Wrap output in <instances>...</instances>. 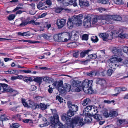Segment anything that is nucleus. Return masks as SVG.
Listing matches in <instances>:
<instances>
[{"mask_svg": "<svg viewBox=\"0 0 128 128\" xmlns=\"http://www.w3.org/2000/svg\"><path fill=\"white\" fill-rule=\"evenodd\" d=\"M100 37L102 38L103 40L104 41L106 40L108 36V34L106 33H100L99 34Z\"/></svg>", "mask_w": 128, "mask_h": 128, "instance_id": "a211bd4d", "label": "nucleus"}, {"mask_svg": "<svg viewBox=\"0 0 128 128\" xmlns=\"http://www.w3.org/2000/svg\"><path fill=\"white\" fill-rule=\"evenodd\" d=\"M51 110L54 115L53 117L52 116L50 118V126L55 128H60L62 124L59 122L58 116L56 113V110Z\"/></svg>", "mask_w": 128, "mask_h": 128, "instance_id": "7ed1b4c3", "label": "nucleus"}, {"mask_svg": "<svg viewBox=\"0 0 128 128\" xmlns=\"http://www.w3.org/2000/svg\"><path fill=\"white\" fill-rule=\"evenodd\" d=\"M118 36L121 38H126V34H124L122 33H120L118 35Z\"/></svg>", "mask_w": 128, "mask_h": 128, "instance_id": "bf43d9fd", "label": "nucleus"}, {"mask_svg": "<svg viewBox=\"0 0 128 128\" xmlns=\"http://www.w3.org/2000/svg\"><path fill=\"white\" fill-rule=\"evenodd\" d=\"M61 117L62 120L68 122V121H70L71 119L69 118L67 114H63L61 116Z\"/></svg>", "mask_w": 128, "mask_h": 128, "instance_id": "f3484780", "label": "nucleus"}, {"mask_svg": "<svg viewBox=\"0 0 128 128\" xmlns=\"http://www.w3.org/2000/svg\"><path fill=\"white\" fill-rule=\"evenodd\" d=\"M125 121L124 120H119L117 122V124L119 125H121L122 124L125 122Z\"/></svg>", "mask_w": 128, "mask_h": 128, "instance_id": "09e8293b", "label": "nucleus"}, {"mask_svg": "<svg viewBox=\"0 0 128 128\" xmlns=\"http://www.w3.org/2000/svg\"><path fill=\"white\" fill-rule=\"evenodd\" d=\"M90 51V50H87L83 51H82L80 54V57L82 58L85 56L86 54H88V53Z\"/></svg>", "mask_w": 128, "mask_h": 128, "instance_id": "7c9ffc66", "label": "nucleus"}, {"mask_svg": "<svg viewBox=\"0 0 128 128\" xmlns=\"http://www.w3.org/2000/svg\"><path fill=\"white\" fill-rule=\"evenodd\" d=\"M67 24L68 27L70 29L72 28L73 27L74 24V23H73L71 18L68 19V21L67 22Z\"/></svg>", "mask_w": 128, "mask_h": 128, "instance_id": "b1692460", "label": "nucleus"}, {"mask_svg": "<svg viewBox=\"0 0 128 128\" xmlns=\"http://www.w3.org/2000/svg\"><path fill=\"white\" fill-rule=\"evenodd\" d=\"M58 88V90L60 93L62 94H65L66 93V92L63 86L61 88Z\"/></svg>", "mask_w": 128, "mask_h": 128, "instance_id": "4c0bfd02", "label": "nucleus"}, {"mask_svg": "<svg viewBox=\"0 0 128 128\" xmlns=\"http://www.w3.org/2000/svg\"><path fill=\"white\" fill-rule=\"evenodd\" d=\"M48 87H49V88L48 89V92L49 93H52V92L53 91V90H52L53 88H52V87L50 85H49Z\"/></svg>", "mask_w": 128, "mask_h": 128, "instance_id": "0e129e2a", "label": "nucleus"}, {"mask_svg": "<svg viewBox=\"0 0 128 128\" xmlns=\"http://www.w3.org/2000/svg\"><path fill=\"white\" fill-rule=\"evenodd\" d=\"M43 36L44 38L47 40L48 39L51 37L50 36H48L46 34L43 35Z\"/></svg>", "mask_w": 128, "mask_h": 128, "instance_id": "69168bd1", "label": "nucleus"}, {"mask_svg": "<svg viewBox=\"0 0 128 128\" xmlns=\"http://www.w3.org/2000/svg\"><path fill=\"white\" fill-rule=\"evenodd\" d=\"M91 40L94 42H96L98 41V38L96 36H92L91 38Z\"/></svg>", "mask_w": 128, "mask_h": 128, "instance_id": "a19ab883", "label": "nucleus"}, {"mask_svg": "<svg viewBox=\"0 0 128 128\" xmlns=\"http://www.w3.org/2000/svg\"><path fill=\"white\" fill-rule=\"evenodd\" d=\"M93 81L92 80H84L81 86H79L75 89H77V91L80 92L83 90L86 93L89 94H91V86L92 85Z\"/></svg>", "mask_w": 128, "mask_h": 128, "instance_id": "f03ea898", "label": "nucleus"}, {"mask_svg": "<svg viewBox=\"0 0 128 128\" xmlns=\"http://www.w3.org/2000/svg\"><path fill=\"white\" fill-rule=\"evenodd\" d=\"M66 22V19H59L57 20L56 24L58 26V28H60L64 26Z\"/></svg>", "mask_w": 128, "mask_h": 128, "instance_id": "9b49d317", "label": "nucleus"}, {"mask_svg": "<svg viewBox=\"0 0 128 128\" xmlns=\"http://www.w3.org/2000/svg\"><path fill=\"white\" fill-rule=\"evenodd\" d=\"M27 32L22 33L21 32H18V34L19 35L22 36H26Z\"/></svg>", "mask_w": 128, "mask_h": 128, "instance_id": "13d9d810", "label": "nucleus"}, {"mask_svg": "<svg viewBox=\"0 0 128 128\" xmlns=\"http://www.w3.org/2000/svg\"><path fill=\"white\" fill-rule=\"evenodd\" d=\"M96 84L100 85L102 88L104 89V84L105 83V81L104 79L100 78H97L96 81Z\"/></svg>", "mask_w": 128, "mask_h": 128, "instance_id": "f8f14e48", "label": "nucleus"}, {"mask_svg": "<svg viewBox=\"0 0 128 128\" xmlns=\"http://www.w3.org/2000/svg\"><path fill=\"white\" fill-rule=\"evenodd\" d=\"M74 112L72 110L70 109L68 112L67 114L69 117L72 116L74 115Z\"/></svg>", "mask_w": 128, "mask_h": 128, "instance_id": "e433bc0d", "label": "nucleus"}, {"mask_svg": "<svg viewBox=\"0 0 128 128\" xmlns=\"http://www.w3.org/2000/svg\"><path fill=\"white\" fill-rule=\"evenodd\" d=\"M23 122L25 123H27L29 122L30 123H31L32 122V121L31 120L28 119L24 120Z\"/></svg>", "mask_w": 128, "mask_h": 128, "instance_id": "338daca9", "label": "nucleus"}, {"mask_svg": "<svg viewBox=\"0 0 128 128\" xmlns=\"http://www.w3.org/2000/svg\"><path fill=\"white\" fill-rule=\"evenodd\" d=\"M64 10V9L62 8H56L55 12L56 13H59L62 10Z\"/></svg>", "mask_w": 128, "mask_h": 128, "instance_id": "c03bdc74", "label": "nucleus"}, {"mask_svg": "<svg viewBox=\"0 0 128 128\" xmlns=\"http://www.w3.org/2000/svg\"><path fill=\"white\" fill-rule=\"evenodd\" d=\"M96 57V55L94 54H93L89 55L87 57V58L89 60L91 59H95Z\"/></svg>", "mask_w": 128, "mask_h": 128, "instance_id": "473e14b6", "label": "nucleus"}, {"mask_svg": "<svg viewBox=\"0 0 128 128\" xmlns=\"http://www.w3.org/2000/svg\"><path fill=\"white\" fill-rule=\"evenodd\" d=\"M92 102L91 100L89 98H87L84 99L82 101V104L84 106L90 104Z\"/></svg>", "mask_w": 128, "mask_h": 128, "instance_id": "6ab92c4d", "label": "nucleus"}, {"mask_svg": "<svg viewBox=\"0 0 128 128\" xmlns=\"http://www.w3.org/2000/svg\"><path fill=\"white\" fill-rule=\"evenodd\" d=\"M44 3L41 2H40L37 4V7L38 8L42 10V7L44 5Z\"/></svg>", "mask_w": 128, "mask_h": 128, "instance_id": "ea45409f", "label": "nucleus"}, {"mask_svg": "<svg viewBox=\"0 0 128 128\" xmlns=\"http://www.w3.org/2000/svg\"><path fill=\"white\" fill-rule=\"evenodd\" d=\"M36 88V87L34 85H31L30 89L31 90L33 91L35 90Z\"/></svg>", "mask_w": 128, "mask_h": 128, "instance_id": "e2e57ef3", "label": "nucleus"}, {"mask_svg": "<svg viewBox=\"0 0 128 128\" xmlns=\"http://www.w3.org/2000/svg\"><path fill=\"white\" fill-rule=\"evenodd\" d=\"M79 4L81 7L88 6H89V2L87 0H79Z\"/></svg>", "mask_w": 128, "mask_h": 128, "instance_id": "dca6fc26", "label": "nucleus"}, {"mask_svg": "<svg viewBox=\"0 0 128 128\" xmlns=\"http://www.w3.org/2000/svg\"><path fill=\"white\" fill-rule=\"evenodd\" d=\"M82 40H87L88 39V36L86 34H84L82 36Z\"/></svg>", "mask_w": 128, "mask_h": 128, "instance_id": "8fccbe9b", "label": "nucleus"}, {"mask_svg": "<svg viewBox=\"0 0 128 128\" xmlns=\"http://www.w3.org/2000/svg\"><path fill=\"white\" fill-rule=\"evenodd\" d=\"M110 62L109 63V66L112 68L115 69L116 67H118L122 65L120 64L122 62L123 60L120 58H118L114 57L110 59Z\"/></svg>", "mask_w": 128, "mask_h": 128, "instance_id": "39448f33", "label": "nucleus"}, {"mask_svg": "<svg viewBox=\"0 0 128 128\" xmlns=\"http://www.w3.org/2000/svg\"><path fill=\"white\" fill-rule=\"evenodd\" d=\"M23 8V6L22 5L20 4L18 5V7L16 8L15 9H14L13 10V12H15L16 11L20 9H22Z\"/></svg>", "mask_w": 128, "mask_h": 128, "instance_id": "3c124183", "label": "nucleus"}, {"mask_svg": "<svg viewBox=\"0 0 128 128\" xmlns=\"http://www.w3.org/2000/svg\"><path fill=\"white\" fill-rule=\"evenodd\" d=\"M83 16L82 14H80L78 15L74 16L71 18L74 24L78 26H80L82 24V19Z\"/></svg>", "mask_w": 128, "mask_h": 128, "instance_id": "0eeeda50", "label": "nucleus"}, {"mask_svg": "<svg viewBox=\"0 0 128 128\" xmlns=\"http://www.w3.org/2000/svg\"><path fill=\"white\" fill-rule=\"evenodd\" d=\"M98 2L104 4H107L108 3L110 4L109 1L108 0H98Z\"/></svg>", "mask_w": 128, "mask_h": 128, "instance_id": "79ce46f5", "label": "nucleus"}, {"mask_svg": "<svg viewBox=\"0 0 128 128\" xmlns=\"http://www.w3.org/2000/svg\"><path fill=\"white\" fill-rule=\"evenodd\" d=\"M23 80L27 82H30L32 80V78L31 77L25 76L23 77L22 76Z\"/></svg>", "mask_w": 128, "mask_h": 128, "instance_id": "c85d7f7f", "label": "nucleus"}, {"mask_svg": "<svg viewBox=\"0 0 128 128\" xmlns=\"http://www.w3.org/2000/svg\"><path fill=\"white\" fill-rule=\"evenodd\" d=\"M126 90V88L124 87L117 88L115 89V91L116 92H117V93L113 94L114 96H117L118 94L119 93H120L122 91H125Z\"/></svg>", "mask_w": 128, "mask_h": 128, "instance_id": "2eb2a0df", "label": "nucleus"}, {"mask_svg": "<svg viewBox=\"0 0 128 128\" xmlns=\"http://www.w3.org/2000/svg\"><path fill=\"white\" fill-rule=\"evenodd\" d=\"M22 102L24 106L27 107L28 108L30 107V106H28V104L26 102V100L25 99L22 98Z\"/></svg>", "mask_w": 128, "mask_h": 128, "instance_id": "72a5a7b5", "label": "nucleus"}, {"mask_svg": "<svg viewBox=\"0 0 128 128\" xmlns=\"http://www.w3.org/2000/svg\"><path fill=\"white\" fill-rule=\"evenodd\" d=\"M43 123L39 124L38 125V126L40 127H42L45 126H48L49 124L48 121L45 118H44L43 119Z\"/></svg>", "mask_w": 128, "mask_h": 128, "instance_id": "412c9836", "label": "nucleus"}, {"mask_svg": "<svg viewBox=\"0 0 128 128\" xmlns=\"http://www.w3.org/2000/svg\"><path fill=\"white\" fill-rule=\"evenodd\" d=\"M122 62H123V64L124 65L126 66H128V60H126L124 61L123 62V60Z\"/></svg>", "mask_w": 128, "mask_h": 128, "instance_id": "774afa93", "label": "nucleus"}, {"mask_svg": "<svg viewBox=\"0 0 128 128\" xmlns=\"http://www.w3.org/2000/svg\"><path fill=\"white\" fill-rule=\"evenodd\" d=\"M9 92L10 93L12 94V95L13 96H15L16 94H18V92L15 90H14L10 88L9 90Z\"/></svg>", "mask_w": 128, "mask_h": 128, "instance_id": "bb28decb", "label": "nucleus"}, {"mask_svg": "<svg viewBox=\"0 0 128 128\" xmlns=\"http://www.w3.org/2000/svg\"><path fill=\"white\" fill-rule=\"evenodd\" d=\"M28 24V21L27 20H22V23L19 25V26L22 27Z\"/></svg>", "mask_w": 128, "mask_h": 128, "instance_id": "cd10ccee", "label": "nucleus"}, {"mask_svg": "<svg viewBox=\"0 0 128 128\" xmlns=\"http://www.w3.org/2000/svg\"><path fill=\"white\" fill-rule=\"evenodd\" d=\"M86 74L88 76L92 77L93 76V75L95 76L96 75V72H87Z\"/></svg>", "mask_w": 128, "mask_h": 128, "instance_id": "58836bf2", "label": "nucleus"}, {"mask_svg": "<svg viewBox=\"0 0 128 128\" xmlns=\"http://www.w3.org/2000/svg\"><path fill=\"white\" fill-rule=\"evenodd\" d=\"M107 24H110L113 23L112 20L120 21L122 19L121 17L118 15H108L106 16Z\"/></svg>", "mask_w": 128, "mask_h": 128, "instance_id": "423d86ee", "label": "nucleus"}, {"mask_svg": "<svg viewBox=\"0 0 128 128\" xmlns=\"http://www.w3.org/2000/svg\"><path fill=\"white\" fill-rule=\"evenodd\" d=\"M70 123H67L65 124L62 125L60 128H74L75 126H81L83 125L84 123L83 118L76 116L72 119Z\"/></svg>", "mask_w": 128, "mask_h": 128, "instance_id": "f257e3e1", "label": "nucleus"}, {"mask_svg": "<svg viewBox=\"0 0 128 128\" xmlns=\"http://www.w3.org/2000/svg\"><path fill=\"white\" fill-rule=\"evenodd\" d=\"M92 26L96 25H101L107 24V21L106 20V16H97L93 18L91 20Z\"/></svg>", "mask_w": 128, "mask_h": 128, "instance_id": "20e7f679", "label": "nucleus"}, {"mask_svg": "<svg viewBox=\"0 0 128 128\" xmlns=\"http://www.w3.org/2000/svg\"><path fill=\"white\" fill-rule=\"evenodd\" d=\"M67 35L68 36V40H72L76 41L78 38V36H73V37H71L72 35V34L71 33H68Z\"/></svg>", "mask_w": 128, "mask_h": 128, "instance_id": "aec40b11", "label": "nucleus"}, {"mask_svg": "<svg viewBox=\"0 0 128 128\" xmlns=\"http://www.w3.org/2000/svg\"><path fill=\"white\" fill-rule=\"evenodd\" d=\"M94 118L96 119V120L98 121L102 120V118L100 114H96L93 116Z\"/></svg>", "mask_w": 128, "mask_h": 128, "instance_id": "2f4dec72", "label": "nucleus"}, {"mask_svg": "<svg viewBox=\"0 0 128 128\" xmlns=\"http://www.w3.org/2000/svg\"><path fill=\"white\" fill-rule=\"evenodd\" d=\"M110 114L111 116V117H114L116 116H118V113L116 111H111L110 112Z\"/></svg>", "mask_w": 128, "mask_h": 128, "instance_id": "a18cd8bd", "label": "nucleus"}, {"mask_svg": "<svg viewBox=\"0 0 128 128\" xmlns=\"http://www.w3.org/2000/svg\"><path fill=\"white\" fill-rule=\"evenodd\" d=\"M114 71L112 69H110L108 70L107 71H106V74L108 76H110Z\"/></svg>", "mask_w": 128, "mask_h": 128, "instance_id": "37998d69", "label": "nucleus"}, {"mask_svg": "<svg viewBox=\"0 0 128 128\" xmlns=\"http://www.w3.org/2000/svg\"><path fill=\"white\" fill-rule=\"evenodd\" d=\"M90 61L88 59H87L85 60H80L79 61L81 64H86L88 62Z\"/></svg>", "mask_w": 128, "mask_h": 128, "instance_id": "6e6d98bb", "label": "nucleus"}, {"mask_svg": "<svg viewBox=\"0 0 128 128\" xmlns=\"http://www.w3.org/2000/svg\"><path fill=\"white\" fill-rule=\"evenodd\" d=\"M15 17V16L14 14H11L9 15L8 17V19L10 20H13Z\"/></svg>", "mask_w": 128, "mask_h": 128, "instance_id": "49530a36", "label": "nucleus"}, {"mask_svg": "<svg viewBox=\"0 0 128 128\" xmlns=\"http://www.w3.org/2000/svg\"><path fill=\"white\" fill-rule=\"evenodd\" d=\"M92 110H94V111L92 112V114L93 115L96 114L98 112L97 108L94 106H93Z\"/></svg>", "mask_w": 128, "mask_h": 128, "instance_id": "f704fd0d", "label": "nucleus"}, {"mask_svg": "<svg viewBox=\"0 0 128 128\" xmlns=\"http://www.w3.org/2000/svg\"><path fill=\"white\" fill-rule=\"evenodd\" d=\"M6 74H13L15 73V72L13 70H9L8 71L6 72Z\"/></svg>", "mask_w": 128, "mask_h": 128, "instance_id": "052dcab7", "label": "nucleus"}, {"mask_svg": "<svg viewBox=\"0 0 128 128\" xmlns=\"http://www.w3.org/2000/svg\"><path fill=\"white\" fill-rule=\"evenodd\" d=\"M106 117H111V116L110 114V112L108 113L107 111H105L103 114Z\"/></svg>", "mask_w": 128, "mask_h": 128, "instance_id": "864d4df0", "label": "nucleus"}, {"mask_svg": "<svg viewBox=\"0 0 128 128\" xmlns=\"http://www.w3.org/2000/svg\"><path fill=\"white\" fill-rule=\"evenodd\" d=\"M93 106L90 105L86 106L83 110V114H82L85 116L88 115V112L92 110Z\"/></svg>", "mask_w": 128, "mask_h": 128, "instance_id": "ddd939ff", "label": "nucleus"}, {"mask_svg": "<svg viewBox=\"0 0 128 128\" xmlns=\"http://www.w3.org/2000/svg\"><path fill=\"white\" fill-rule=\"evenodd\" d=\"M121 50L120 49H117L116 48H115L113 50L112 52L115 54H118V55L120 56L122 55L121 54Z\"/></svg>", "mask_w": 128, "mask_h": 128, "instance_id": "393cba45", "label": "nucleus"}, {"mask_svg": "<svg viewBox=\"0 0 128 128\" xmlns=\"http://www.w3.org/2000/svg\"><path fill=\"white\" fill-rule=\"evenodd\" d=\"M42 78L43 77H37L35 78L32 80L40 84L42 82Z\"/></svg>", "mask_w": 128, "mask_h": 128, "instance_id": "5701e85b", "label": "nucleus"}, {"mask_svg": "<svg viewBox=\"0 0 128 128\" xmlns=\"http://www.w3.org/2000/svg\"><path fill=\"white\" fill-rule=\"evenodd\" d=\"M58 86H59V88H61L63 87L62 85H63V82L62 80H60L58 81Z\"/></svg>", "mask_w": 128, "mask_h": 128, "instance_id": "680f3d73", "label": "nucleus"}, {"mask_svg": "<svg viewBox=\"0 0 128 128\" xmlns=\"http://www.w3.org/2000/svg\"><path fill=\"white\" fill-rule=\"evenodd\" d=\"M123 50V52L128 55V47L126 46H124Z\"/></svg>", "mask_w": 128, "mask_h": 128, "instance_id": "603ef678", "label": "nucleus"}, {"mask_svg": "<svg viewBox=\"0 0 128 128\" xmlns=\"http://www.w3.org/2000/svg\"><path fill=\"white\" fill-rule=\"evenodd\" d=\"M62 34L63 33L59 34L54 36V40L57 42H63L64 37Z\"/></svg>", "mask_w": 128, "mask_h": 128, "instance_id": "9d476101", "label": "nucleus"}, {"mask_svg": "<svg viewBox=\"0 0 128 128\" xmlns=\"http://www.w3.org/2000/svg\"><path fill=\"white\" fill-rule=\"evenodd\" d=\"M70 4L73 5L74 6H77V4L76 0H70L68 2Z\"/></svg>", "mask_w": 128, "mask_h": 128, "instance_id": "c9c22d12", "label": "nucleus"}, {"mask_svg": "<svg viewBox=\"0 0 128 128\" xmlns=\"http://www.w3.org/2000/svg\"><path fill=\"white\" fill-rule=\"evenodd\" d=\"M40 108V105H39L38 104H35L32 106V108L33 110L38 108Z\"/></svg>", "mask_w": 128, "mask_h": 128, "instance_id": "5fc2aeb1", "label": "nucleus"}, {"mask_svg": "<svg viewBox=\"0 0 128 128\" xmlns=\"http://www.w3.org/2000/svg\"><path fill=\"white\" fill-rule=\"evenodd\" d=\"M84 24L85 28H88L92 26L90 16H88L85 17L84 20Z\"/></svg>", "mask_w": 128, "mask_h": 128, "instance_id": "6e6552de", "label": "nucleus"}, {"mask_svg": "<svg viewBox=\"0 0 128 128\" xmlns=\"http://www.w3.org/2000/svg\"><path fill=\"white\" fill-rule=\"evenodd\" d=\"M67 105L68 108L74 112H76L78 110V106L76 105L73 104L71 102L68 101L67 102Z\"/></svg>", "mask_w": 128, "mask_h": 128, "instance_id": "1a4fd4ad", "label": "nucleus"}, {"mask_svg": "<svg viewBox=\"0 0 128 128\" xmlns=\"http://www.w3.org/2000/svg\"><path fill=\"white\" fill-rule=\"evenodd\" d=\"M1 85L2 90H1V92H8L10 88L8 86L5 84H0Z\"/></svg>", "mask_w": 128, "mask_h": 128, "instance_id": "4468645a", "label": "nucleus"}, {"mask_svg": "<svg viewBox=\"0 0 128 128\" xmlns=\"http://www.w3.org/2000/svg\"><path fill=\"white\" fill-rule=\"evenodd\" d=\"M49 106V105H48L47 104H46L44 103H40V108L42 110L46 109L47 106Z\"/></svg>", "mask_w": 128, "mask_h": 128, "instance_id": "a878e982", "label": "nucleus"}, {"mask_svg": "<svg viewBox=\"0 0 128 128\" xmlns=\"http://www.w3.org/2000/svg\"><path fill=\"white\" fill-rule=\"evenodd\" d=\"M57 99L58 100L60 103H62V102L63 103L64 101H65V100H64L63 98L59 96H58L56 97V100H57Z\"/></svg>", "mask_w": 128, "mask_h": 128, "instance_id": "de8ad7c7", "label": "nucleus"}, {"mask_svg": "<svg viewBox=\"0 0 128 128\" xmlns=\"http://www.w3.org/2000/svg\"><path fill=\"white\" fill-rule=\"evenodd\" d=\"M63 86L66 92H70L71 88V86L70 85L68 84H66L64 85Z\"/></svg>", "mask_w": 128, "mask_h": 128, "instance_id": "c756f323", "label": "nucleus"}, {"mask_svg": "<svg viewBox=\"0 0 128 128\" xmlns=\"http://www.w3.org/2000/svg\"><path fill=\"white\" fill-rule=\"evenodd\" d=\"M58 84V81H55L54 82L53 84H52V85L53 86L58 88H58H59Z\"/></svg>", "mask_w": 128, "mask_h": 128, "instance_id": "4d7b16f0", "label": "nucleus"}, {"mask_svg": "<svg viewBox=\"0 0 128 128\" xmlns=\"http://www.w3.org/2000/svg\"><path fill=\"white\" fill-rule=\"evenodd\" d=\"M42 79L44 81L48 82H50V81L52 82L54 81V80L53 78L47 76L44 77H43Z\"/></svg>", "mask_w": 128, "mask_h": 128, "instance_id": "4be33fe9", "label": "nucleus"}]
</instances>
